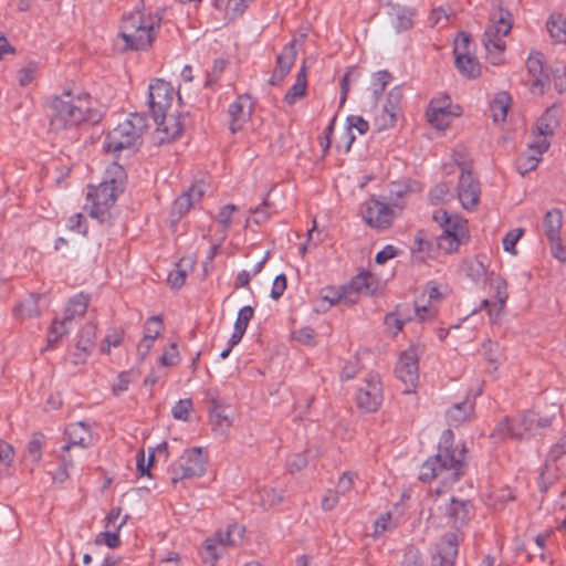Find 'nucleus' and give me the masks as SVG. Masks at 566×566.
Returning a JSON list of instances; mask_svg holds the SVG:
<instances>
[{"mask_svg": "<svg viewBox=\"0 0 566 566\" xmlns=\"http://www.w3.org/2000/svg\"><path fill=\"white\" fill-rule=\"evenodd\" d=\"M41 448L42 441L39 437H34L28 444L25 454L34 464L41 460Z\"/></svg>", "mask_w": 566, "mask_h": 566, "instance_id": "nucleus-63", "label": "nucleus"}, {"mask_svg": "<svg viewBox=\"0 0 566 566\" xmlns=\"http://www.w3.org/2000/svg\"><path fill=\"white\" fill-rule=\"evenodd\" d=\"M437 555L431 566H453L458 555V536L454 533L446 534L439 542Z\"/></svg>", "mask_w": 566, "mask_h": 566, "instance_id": "nucleus-20", "label": "nucleus"}, {"mask_svg": "<svg viewBox=\"0 0 566 566\" xmlns=\"http://www.w3.org/2000/svg\"><path fill=\"white\" fill-rule=\"evenodd\" d=\"M551 253L559 262L566 263V247L562 243L560 237L549 239Z\"/></svg>", "mask_w": 566, "mask_h": 566, "instance_id": "nucleus-64", "label": "nucleus"}, {"mask_svg": "<svg viewBox=\"0 0 566 566\" xmlns=\"http://www.w3.org/2000/svg\"><path fill=\"white\" fill-rule=\"evenodd\" d=\"M430 201L434 205L444 203L451 200L452 192L448 184H438L429 193Z\"/></svg>", "mask_w": 566, "mask_h": 566, "instance_id": "nucleus-50", "label": "nucleus"}, {"mask_svg": "<svg viewBox=\"0 0 566 566\" xmlns=\"http://www.w3.org/2000/svg\"><path fill=\"white\" fill-rule=\"evenodd\" d=\"M179 93L169 82L156 78L148 86V105L155 120H158L163 113L174 111L175 105L180 103Z\"/></svg>", "mask_w": 566, "mask_h": 566, "instance_id": "nucleus-9", "label": "nucleus"}, {"mask_svg": "<svg viewBox=\"0 0 566 566\" xmlns=\"http://www.w3.org/2000/svg\"><path fill=\"white\" fill-rule=\"evenodd\" d=\"M474 410V402L472 399L467 398L462 402H458L453 405L447 411V419L449 423L453 426H458L464 421H467Z\"/></svg>", "mask_w": 566, "mask_h": 566, "instance_id": "nucleus-29", "label": "nucleus"}, {"mask_svg": "<svg viewBox=\"0 0 566 566\" xmlns=\"http://www.w3.org/2000/svg\"><path fill=\"white\" fill-rule=\"evenodd\" d=\"M147 128V120L140 114H132L129 118L118 124L105 137L103 148L106 153L118 155L123 150L133 149Z\"/></svg>", "mask_w": 566, "mask_h": 566, "instance_id": "nucleus-6", "label": "nucleus"}, {"mask_svg": "<svg viewBox=\"0 0 566 566\" xmlns=\"http://www.w3.org/2000/svg\"><path fill=\"white\" fill-rule=\"evenodd\" d=\"M207 191V185L203 181L193 184L187 191L178 197L172 205V214L181 217L195 203L199 202Z\"/></svg>", "mask_w": 566, "mask_h": 566, "instance_id": "nucleus-22", "label": "nucleus"}, {"mask_svg": "<svg viewBox=\"0 0 566 566\" xmlns=\"http://www.w3.org/2000/svg\"><path fill=\"white\" fill-rule=\"evenodd\" d=\"M453 433L444 430L440 441L439 452L428 459L420 469V480L427 482L439 479L443 485H451L464 473L463 444L452 446Z\"/></svg>", "mask_w": 566, "mask_h": 566, "instance_id": "nucleus-2", "label": "nucleus"}, {"mask_svg": "<svg viewBox=\"0 0 566 566\" xmlns=\"http://www.w3.org/2000/svg\"><path fill=\"white\" fill-rule=\"evenodd\" d=\"M511 29L510 12L502 8L495 9L491 14L490 23L483 36L488 60L493 65H500L504 61L506 46L504 38L510 33Z\"/></svg>", "mask_w": 566, "mask_h": 566, "instance_id": "nucleus-7", "label": "nucleus"}, {"mask_svg": "<svg viewBox=\"0 0 566 566\" xmlns=\"http://www.w3.org/2000/svg\"><path fill=\"white\" fill-rule=\"evenodd\" d=\"M558 411V406L551 405L545 408V410L533 409L525 412L518 421H513L506 417L497 423L492 437L497 440L504 438H512L515 440L527 439L539 433L542 429L549 427Z\"/></svg>", "mask_w": 566, "mask_h": 566, "instance_id": "nucleus-5", "label": "nucleus"}, {"mask_svg": "<svg viewBox=\"0 0 566 566\" xmlns=\"http://www.w3.org/2000/svg\"><path fill=\"white\" fill-rule=\"evenodd\" d=\"M65 433L69 439V443L63 446V450L66 451L70 449V446H82L85 447L91 443L92 434L88 426L85 422H75L70 424Z\"/></svg>", "mask_w": 566, "mask_h": 566, "instance_id": "nucleus-27", "label": "nucleus"}, {"mask_svg": "<svg viewBox=\"0 0 566 566\" xmlns=\"http://www.w3.org/2000/svg\"><path fill=\"white\" fill-rule=\"evenodd\" d=\"M296 40H293L291 43L285 45L281 54L277 56L276 67L270 78V83L272 85L279 84L290 73L296 57Z\"/></svg>", "mask_w": 566, "mask_h": 566, "instance_id": "nucleus-23", "label": "nucleus"}, {"mask_svg": "<svg viewBox=\"0 0 566 566\" xmlns=\"http://www.w3.org/2000/svg\"><path fill=\"white\" fill-rule=\"evenodd\" d=\"M523 234L524 230L522 228H515L507 232L502 241L504 251L512 255H516L517 251L515 245Z\"/></svg>", "mask_w": 566, "mask_h": 566, "instance_id": "nucleus-52", "label": "nucleus"}, {"mask_svg": "<svg viewBox=\"0 0 566 566\" xmlns=\"http://www.w3.org/2000/svg\"><path fill=\"white\" fill-rule=\"evenodd\" d=\"M122 343V333L115 328H111L107 331L102 345L101 350L103 353H109L112 347H117Z\"/></svg>", "mask_w": 566, "mask_h": 566, "instance_id": "nucleus-57", "label": "nucleus"}, {"mask_svg": "<svg viewBox=\"0 0 566 566\" xmlns=\"http://www.w3.org/2000/svg\"><path fill=\"white\" fill-rule=\"evenodd\" d=\"M401 210L402 206L398 203L390 205L371 197L363 203L360 213L370 228L385 230L391 226Z\"/></svg>", "mask_w": 566, "mask_h": 566, "instance_id": "nucleus-10", "label": "nucleus"}, {"mask_svg": "<svg viewBox=\"0 0 566 566\" xmlns=\"http://www.w3.org/2000/svg\"><path fill=\"white\" fill-rule=\"evenodd\" d=\"M409 319L407 308L401 306L385 317V325L388 333L396 336L402 329L403 324Z\"/></svg>", "mask_w": 566, "mask_h": 566, "instance_id": "nucleus-36", "label": "nucleus"}, {"mask_svg": "<svg viewBox=\"0 0 566 566\" xmlns=\"http://www.w3.org/2000/svg\"><path fill=\"white\" fill-rule=\"evenodd\" d=\"M505 304L506 302H501V301H494V302H490L489 300H483L480 304V307H479V311L480 310H485L488 312V315H489V318H490V322L492 324L496 323L501 317L502 315L504 314V311H505Z\"/></svg>", "mask_w": 566, "mask_h": 566, "instance_id": "nucleus-44", "label": "nucleus"}, {"mask_svg": "<svg viewBox=\"0 0 566 566\" xmlns=\"http://www.w3.org/2000/svg\"><path fill=\"white\" fill-rule=\"evenodd\" d=\"M155 122L157 124L156 138L160 143L175 140L184 129V122L177 109L163 113Z\"/></svg>", "mask_w": 566, "mask_h": 566, "instance_id": "nucleus-18", "label": "nucleus"}, {"mask_svg": "<svg viewBox=\"0 0 566 566\" xmlns=\"http://www.w3.org/2000/svg\"><path fill=\"white\" fill-rule=\"evenodd\" d=\"M163 331V322L159 316H153L147 319L144 328V337L156 340Z\"/></svg>", "mask_w": 566, "mask_h": 566, "instance_id": "nucleus-55", "label": "nucleus"}, {"mask_svg": "<svg viewBox=\"0 0 566 566\" xmlns=\"http://www.w3.org/2000/svg\"><path fill=\"white\" fill-rule=\"evenodd\" d=\"M87 305H88L87 296H85L83 294H78V295L74 296L69 302V304L65 308V312H64L65 319L71 322L72 319H75L76 317L83 316L86 312Z\"/></svg>", "mask_w": 566, "mask_h": 566, "instance_id": "nucleus-38", "label": "nucleus"}, {"mask_svg": "<svg viewBox=\"0 0 566 566\" xmlns=\"http://www.w3.org/2000/svg\"><path fill=\"white\" fill-rule=\"evenodd\" d=\"M253 0H213V6L223 19L232 21L242 15Z\"/></svg>", "mask_w": 566, "mask_h": 566, "instance_id": "nucleus-26", "label": "nucleus"}, {"mask_svg": "<svg viewBox=\"0 0 566 566\" xmlns=\"http://www.w3.org/2000/svg\"><path fill=\"white\" fill-rule=\"evenodd\" d=\"M527 72L531 76L532 91L535 94H543L548 87L551 75L545 66L544 55L541 52H531L526 61Z\"/></svg>", "mask_w": 566, "mask_h": 566, "instance_id": "nucleus-17", "label": "nucleus"}, {"mask_svg": "<svg viewBox=\"0 0 566 566\" xmlns=\"http://www.w3.org/2000/svg\"><path fill=\"white\" fill-rule=\"evenodd\" d=\"M283 496L282 492L275 489L264 488L260 491V501L264 507H273L281 503Z\"/></svg>", "mask_w": 566, "mask_h": 566, "instance_id": "nucleus-53", "label": "nucleus"}, {"mask_svg": "<svg viewBox=\"0 0 566 566\" xmlns=\"http://www.w3.org/2000/svg\"><path fill=\"white\" fill-rule=\"evenodd\" d=\"M346 123H347V137H348L346 150H349L353 142L356 138L354 130H356L359 135H364L367 133V130L369 128V124L367 120H365L361 116H358V115L348 116L346 119Z\"/></svg>", "mask_w": 566, "mask_h": 566, "instance_id": "nucleus-37", "label": "nucleus"}, {"mask_svg": "<svg viewBox=\"0 0 566 566\" xmlns=\"http://www.w3.org/2000/svg\"><path fill=\"white\" fill-rule=\"evenodd\" d=\"M210 422L214 431L223 433L232 424V415L226 409L216 407L210 415Z\"/></svg>", "mask_w": 566, "mask_h": 566, "instance_id": "nucleus-40", "label": "nucleus"}, {"mask_svg": "<svg viewBox=\"0 0 566 566\" xmlns=\"http://www.w3.org/2000/svg\"><path fill=\"white\" fill-rule=\"evenodd\" d=\"M542 155L543 154H537V149L533 147V142L530 143L527 151L517 161V169L520 174L524 175L527 171L535 169Z\"/></svg>", "mask_w": 566, "mask_h": 566, "instance_id": "nucleus-41", "label": "nucleus"}, {"mask_svg": "<svg viewBox=\"0 0 566 566\" xmlns=\"http://www.w3.org/2000/svg\"><path fill=\"white\" fill-rule=\"evenodd\" d=\"M41 298L40 294H30L17 306V316L21 319L39 317L42 313L39 304Z\"/></svg>", "mask_w": 566, "mask_h": 566, "instance_id": "nucleus-31", "label": "nucleus"}, {"mask_svg": "<svg viewBox=\"0 0 566 566\" xmlns=\"http://www.w3.org/2000/svg\"><path fill=\"white\" fill-rule=\"evenodd\" d=\"M184 263H187V265L191 268L193 265V260L182 259L180 263L177 264V269L170 272L168 275V282L175 289H179L180 286H182L186 281L187 269L182 268Z\"/></svg>", "mask_w": 566, "mask_h": 566, "instance_id": "nucleus-45", "label": "nucleus"}, {"mask_svg": "<svg viewBox=\"0 0 566 566\" xmlns=\"http://www.w3.org/2000/svg\"><path fill=\"white\" fill-rule=\"evenodd\" d=\"M244 527L239 524H231L224 533L219 532L208 538L202 548V558L206 563H216L223 554L227 546H235L243 539Z\"/></svg>", "mask_w": 566, "mask_h": 566, "instance_id": "nucleus-11", "label": "nucleus"}, {"mask_svg": "<svg viewBox=\"0 0 566 566\" xmlns=\"http://www.w3.org/2000/svg\"><path fill=\"white\" fill-rule=\"evenodd\" d=\"M390 80L391 76L387 71H379L373 75L370 88L376 99L382 94Z\"/></svg>", "mask_w": 566, "mask_h": 566, "instance_id": "nucleus-51", "label": "nucleus"}, {"mask_svg": "<svg viewBox=\"0 0 566 566\" xmlns=\"http://www.w3.org/2000/svg\"><path fill=\"white\" fill-rule=\"evenodd\" d=\"M511 104V97L505 92L497 93L491 102L490 112L495 123H503Z\"/></svg>", "mask_w": 566, "mask_h": 566, "instance_id": "nucleus-33", "label": "nucleus"}, {"mask_svg": "<svg viewBox=\"0 0 566 566\" xmlns=\"http://www.w3.org/2000/svg\"><path fill=\"white\" fill-rule=\"evenodd\" d=\"M96 337V327L94 324H87L83 327L80 334V338L76 343V349L86 356L91 350Z\"/></svg>", "mask_w": 566, "mask_h": 566, "instance_id": "nucleus-42", "label": "nucleus"}, {"mask_svg": "<svg viewBox=\"0 0 566 566\" xmlns=\"http://www.w3.org/2000/svg\"><path fill=\"white\" fill-rule=\"evenodd\" d=\"M455 65L464 76L476 77L480 74V64L472 54L457 59Z\"/></svg>", "mask_w": 566, "mask_h": 566, "instance_id": "nucleus-43", "label": "nucleus"}, {"mask_svg": "<svg viewBox=\"0 0 566 566\" xmlns=\"http://www.w3.org/2000/svg\"><path fill=\"white\" fill-rule=\"evenodd\" d=\"M433 220L441 227L442 232L437 239L438 248L446 253L458 251L459 247L469 239L467 220L458 213H449L443 209L436 210Z\"/></svg>", "mask_w": 566, "mask_h": 566, "instance_id": "nucleus-8", "label": "nucleus"}, {"mask_svg": "<svg viewBox=\"0 0 566 566\" xmlns=\"http://www.w3.org/2000/svg\"><path fill=\"white\" fill-rule=\"evenodd\" d=\"M418 301L415 305V316L419 322L431 321L436 317L437 308L434 305L421 304Z\"/></svg>", "mask_w": 566, "mask_h": 566, "instance_id": "nucleus-58", "label": "nucleus"}, {"mask_svg": "<svg viewBox=\"0 0 566 566\" xmlns=\"http://www.w3.org/2000/svg\"><path fill=\"white\" fill-rule=\"evenodd\" d=\"M50 128L60 133L78 127L85 122H97L99 114L94 109L88 94H73L70 91L51 97L46 103Z\"/></svg>", "mask_w": 566, "mask_h": 566, "instance_id": "nucleus-1", "label": "nucleus"}, {"mask_svg": "<svg viewBox=\"0 0 566 566\" xmlns=\"http://www.w3.org/2000/svg\"><path fill=\"white\" fill-rule=\"evenodd\" d=\"M69 323L70 322L67 319H65V317H63L62 319L55 318L52 322V325L50 327L49 335H48L49 346H53L54 344H56L60 340V338L69 332V326H67Z\"/></svg>", "mask_w": 566, "mask_h": 566, "instance_id": "nucleus-46", "label": "nucleus"}, {"mask_svg": "<svg viewBox=\"0 0 566 566\" xmlns=\"http://www.w3.org/2000/svg\"><path fill=\"white\" fill-rule=\"evenodd\" d=\"M253 308L251 306H243L238 312L234 323L233 333L230 337L231 346H235L242 339L250 321L253 317Z\"/></svg>", "mask_w": 566, "mask_h": 566, "instance_id": "nucleus-30", "label": "nucleus"}, {"mask_svg": "<svg viewBox=\"0 0 566 566\" xmlns=\"http://www.w3.org/2000/svg\"><path fill=\"white\" fill-rule=\"evenodd\" d=\"M556 126V111L547 109L536 123V135L533 140V147L537 149V154H543L548 149V137L553 134Z\"/></svg>", "mask_w": 566, "mask_h": 566, "instance_id": "nucleus-19", "label": "nucleus"}, {"mask_svg": "<svg viewBox=\"0 0 566 566\" xmlns=\"http://www.w3.org/2000/svg\"><path fill=\"white\" fill-rule=\"evenodd\" d=\"M443 296V291L441 286L437 283L430 282L426 285L421 302H427L428 305H434V302L441 300Z\"/></svg>", "mask_w": 566, "mask_h": 566, "instance_id": "nucleus-54", "label": "nucleus"}, {"mask_svg": "<svg viewBox=\"0 0 566 566\" xmlns=\"http://www.w3.org/2000/svg\"><path fill=\"white\" fill-rule=\"evenodd\" d=\"M467 274L476 283L484 282L488 269L482 260L474 259L467 264Z\"/></svg>", "mask_w": 566, "mask_h": 566, "instance_id": "nucleus-48", "label": "nucleus"}, {"mask_svg": "<svg viewBox=\"0 0 566 566\" xmlns=\"http://www.w3.org/2000/svg\"><path fill=\"white\" fill-rule=\"evenodd\" d=\"M448 502L447 513L450 522L455 527L463 525L470 517L471 503L468 501H458L452 496L448 499Z\"/></svg>", "mask_w": 566, "mask_h": 566, "instance_id": "nucleus-28", "label": "nucleus"}, {"mask_svg": "<svg viewBox=\"0 0 566 566\" xmlns=\"http://www.w3.org/2000/svg\"><path fill=\"white\" fill-rule=\"evenodd\" d=\"M397 111L395 109V107H388L387 105H385L381 113L376 116L375 123L378 129H387L395 125Z\"/></svg>", "mask_w": 566, "mask_h": 566, "instance_id": "nucleus-49", "label": "nucleus"}, {"mask_svg": "<svg viewBox=\"0 0 566 566\" xmlns=\"http://www.w3.org/2000/svg\"><path fill=\"white\" fill-rule=\"evenodd\" d=\"M547 31L555 43H566V18L552 14L546 23Z\"/></svg>", "mask_w": 566, "mask_h": 566, "instance_id": "nucleus-35", "label": "nucleus"}, {"mask_svg": "<svg viewBox=\"0 0 566 566\" xmlns=\"http://www.w3.org/2000/svg\"><path fill=\"white\" fill-rule=\"evenodd\" d=\"M423 349L420 345H412L405 350L397 363L396 375L406 385L405 392H411L419 378L418 360Z\"/></svg>", "mask_w": 566, "mask_h": 566, "instance_id": "nucleus-14", "label": "nucleus"}, {"mask_svg": "<svg viewBox=\"0 0 566 566\" xmlns=\"http://www.w3.org/2000/svg\"><path fill=\"white\" fill-rule=\"evenodd\" d=\"M398 522V509L381 514L374 523V535L379 536L387 531L394 530Z\"/></svg>", "mask_w": 566, "mask_h": 566, "instance_id": "nucleus-39", "label": "nucleus"}, {"mask_svg": "<svg viewBox=\"0 0 566 566\" xmlns=\"http://www.w3.org/2000/svg\"><path fill=\"white\" fill-rule=\"evenodd\" d=\"M253 111V103L249 95L239 96L229 106L230 129L235 133L250 118Z\"/></svg>", "mask_w": 566, "mask_h": 566, "instance_id": "nucleus-21", "label": "nucleus"}, {"mask_svg": "<svg viewBox=\"0 0 566 566\" xmlns=\"http://www.w3.org/2000/svg\"><path fill=\"white\" fill-rule=\"evenodd\" d=\"M461 113V107L453 104L448 95H439L429 103L426 117L433 128L446 130Z\"/></svg>", "mask_w": 566, "mask_h": 566, "instance_id": "nucleus-13", "label": "nucleus"}, {"mask_svg": "<svg viewBox=\"0 0 566 566\" xmlns=\"http://www.w3.org/2000/svg\"><path fill=\"white\" fill-rule=\"evenodd\" d=\"M125 177L123 167L113 163L103 181L98 186L88 187L85 208L92 218L101 222L107 219L111 207L124 189Z\"/></svg>", "mask_w": 566, "mask_h": 566, "instance_id": "nucleus-3", "label": "nucleus"}, {"mask_svg": "<svg viewBox=\"0 0 566 566\" xmlns=\"http://www.w3.org/2000/svg\"><path fill=\"white\" fill-rule=\"evenodd\" d=\"M95 543L97 545H106L109 548H116L119 546L120 541L117 534L104 531L96 535Z\"/></svg>", "mask_w": 566, "mask_h": 566, "instance_id": "nucleus-62", "label": "nucleus"}, {"mask_svg": "<svg viewBox=\"0 0 566 566\" xmlns=\"http://www.w3.org/2000/svg\"><path fill=\"white\" fill-rule=\"evenodd\" d=\"M180 360V355L175 343L170 344L160 357V364L165 367L176 366Z\"/></svg>", "mask_w": 566, "mask_h": 566, "instance_id": "nucleus-59", "label": "nucleus"}, {"mask_svg": "<svg viewBox=\"0 0 566 566\" xmlns=\"http://www.w3.org/2000/svg\"><path fill=\"white\" fill-rule=\"evenodd\" d=\"M319 302L322 303V307H324L325 304L327 307H331L338 303L353 305L357 302V297L352 296L350 289L346 285L337 290L333 287L324 289L321 292Z\"/></svg>", "mask_w": 566, "mask_h": 566, "instance_id": "nucleus-24", "label": "nucleus"}, {"mask_svg": "<svg viewBox=\"0 0 566 566\" xmlns=\"http://www.w3.org/2000/svg\"><path fill=\"white\" fill-rule=\"evenodd\" d=\"M491 285L494 290L495 301L506 302L509 297L506 282L500 276H492Z\"/></svg>", "mask_w": 566, "mask_h": 566, "instance_id": "nucleus-60", "label": "nucleus"}, {"mask_svg": "<svg viewBox=\"0 0 566 566\" xmlns=\"http://www.w3.org/2000/svg\"><path fill=\"white\" fill-rule=\"evenodd\" d=\"M207 462L202 448L187 449L172 467V481L202 476L207 470Z\"/></svg>", "mask_w": 566, "mask_h": 566, "instance_id": "nucleus-12", "label": "nucleus"}, {"mask_svg": "<svg viewBox=\"0 0 566 566\" xmlns=\"http://www.w3.org/2000/svg\"><path fill=\"white\" fill-rule=\"evenodd\" d=\"M543 227L544 233L548 240L560 237V230L563 227L562 211L558 209L547 211L544 217Z\"/></svg>", "mask_w": 566, "mask_h": 566, "instance_id": "nucleus-32", "label": "nucleus"}, {"mask_svg": "<svg viewBox=\"0 0 566 566\" xmlns=\"http://www.w3.org/2000/svg\"><path fill=\"white\" fill-rule=\"evenodd\" d=\"M306 66L302 65L300 71L297 72L296 81L293 86L287 91L284 96V101L289 105L295 104L298 99H301L306 93Z\"/></svg>", "mask_w": 566, "mask_h": 566, "instance_id": "nucleus-34", "label": "nucleus"}, {"mask_svg": "<svg viewBox=\"0 0 566 566\" xmlns=\"http://www.w3.org/2000/svg\"><path fill=\"white\" fill-rule=\"evenodd\" d=\"M119 517H120V509L114 507L105 518V531H107L109 533H115L118 535L119 531L127 522V515L123 516L120 518V521L118 522Z\"/></svg>", "mask_w": 566, "mask_h": 566, "instance_id": "nucleus-47", "label": "nucleus"}, {"mask_svg": "<svg viewBox=\"0 0 566 566\" xmlns=\"http://www.w3.org/2000/svg\"><path fill=\"white\" fill-rule=\"evenodd\" d=\"M192 402L190 399H181L172 407V416L175 419L186 421L188 419L189 411L191 410Z\"/></svg>", "mask_w": 566, "mask_h": 566, "instance_id": "nucleus-61", "label": "nucleus"}, {"mask_svg": "<svg viewBox=\"0 0 566 566\" xmlns=\"http://www.w3.org/2000/svg\"><path fill=\"white\" fill-rule=\"evenodd\" d=\"M160 25L157 15L133 11L124 17L115 45L122 50H143L151 44Z\"/></svg>", "mask_w": 566, "mask_h": 566, "instance_id": "nucleus-4", "label": "nucleus"}, {"mask_svg": "<svg viewBox=\"0 0 566 566\" xmlns=\"http://www.w3.org/2000/svg\"><path fill=\"white\" fill-rule=\"evenodd\" d=\"M352 296L358 298L359 294L373 295L379 289L378 279L371 273L358 274L349 284Z\"/></svg>", "mask_w": 566, "mask_h": 566, "instance_id": "nucleus-25", "label": "nucleus"}, {"mask_svg": "<svg viewBox=\"0 0 566 566\" xmlns=\"http://www.w3.org/2000/svg\"><path fill=\"white\" fill-rule=\"evenodd\" d=\"M481 189L473 174L461 168V175L457 187V197L461 207L467 211L476 210L480 202Z\"/></svg>", "mask_w": 566, "mask_h": 566, "instance_id": "nucleus-15", "label": "nucleus"}, {"mask_svg": "<svg viewBox=\"0 0 566 566\" xmlns=\"http://www.w3.org/2000/svg\"><path fill=\"white\" fill-rule=\"evenodd\" d=\"M382 389L378 375H368L359 386L356 395L357 406L367 412L375 411L380 406Z\"/></svg>", "mask_w": 566, "mask_h": 566, "instance_id": "nucleus-16", "label": "nucleus"}, {"mask_svg": "<svg viewBox=\"0 0 566 566\" xmlns=\"http://www.w3.org/2000/svg\"><path fill=\"white\" fill-rule=\"evenodd\" d=\"M470 35L467 33H460L459 36L454 40L453 53L457 59H460L464 55H470Z\"/></svg>", "mask_w": 566, "mask_h": 566, "instance_id": "nucleus-56", "label": "nucleus"}]
</instances>
